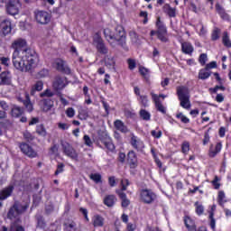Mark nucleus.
Here are the masks:
<instances>
[{
	"label": "nucleus",
	"instance_id": "obj_1",
	"mask_svg": "<svg viewBox=\"0 0 231 231\" xmlns=\"http://www.w3.org/2000/svg\"><path fill=\"white\" fill-rule=\"evenodd\" d=\"M28 42L23 39L18 38L14 40L11 45L13 48V65L18 71L28 73L39 64V54L35 50L26 48Z\"/></svg>",
	"mask_w": 231,
	"mask_h": 231
},
{
	"label": "nucleus",
	"instance_id": "obj_2",
	"mask_svg": "<svg viewBox=\"0 0 231 231\" xmlns=\"http://www.w3.org/2000/svg\"><path fill=\"white\" fill-rule=\"evenodd\" d=\"M28 208H30V202L23 205L18 200L14 201L7 212V218H9L10 221H14V219H15V221L11 223L9 231H25L24 226L19 225V223H21L20 216H23Z\"/></svg>",
	"mask_w": 231,
	"mask_h": 231
},
{
	"label": "nucleus",
	"instance_id": "obj_3",
	"mask_svg": "<svg viewBox=\"0 0 231 231\" xmlns=\"http://www.w3.org/2000/svg\"><path fill=\"white\" fill-rule=\"evenodd\" d=\"M104 35L112 48H116V42L121 48H125L127 44V33L122 25H116L114 31L109 28L105 29Z\"/></svg>",
	"mask_w": 231,
	"mask_h": 231
},
{
	"label": "nucleus",
	"instance_id": "obj_4",
	"mask_svg": "<svg viewBox=\"0 0 231 231\" xmlns=\"http://www.w3.org/2000/svg\"><path fill=\"white\" fill-rule=\"evenodd\" d=\"M177 97L183 109H190V92L189 91V88L185 86L177 87Z\"/></svg>",
	"mask_w": 231,
	"mask_h": 231
},
{
	"label": "nucleus",
	"instance_id": "obj_5",
	"mask_svg": "<svg viewBox=\"0 0 231 231\" xmlns=\"http://www.w3.org/2000/svg\"><path fill=\"white\" fill-rule=\"evenodd\" d=\"M139 198L144 205H152L158 199V195L151 189H142L139 190Z\"/></svg>",
	"mask_w": 231,
	"mask_h": 231
},
{
	"label": "nucleus",
	"instance_id": "obj_6",
	"mask_svg": "<svg viewBox=\"0 0 231 231\" xmlns=\"http://www.w3.org/2000/svg\"><path fill=\"white\" fill-rule=\"evenodd\" d=\"M155 26L157 28V39L161 41V42H169V38L167 37V25L163 23L162 17H157Z\"/></svg>",
	"mask_w": 231,
	"mask_h": 231
},
{
	"label": "nucleus",
	"instance_id": "obj_7",
	"mask_svg": "<svg viewBox=\"0 0 231 231\" xmlns=\"http://www.w3.org/2000/svg\"><path fill=\"white\" fill-rule=\"evenodd\" d=\"M60 145L62 152L65 156L70 158V160H75V162H79V153L77 152V150H75L73 145H71V143L66 141H60Z\"/></svg>",
	"mask_w": 231,
	"mask_h": 231
},
{
	"label": "nucleus",
	"instance_id": "obj_8",
	"mask_svg": "<svg viewBox=\"0 0 231 231\" xmlns=\"http://www.w3.org/2000/svg\"><path fill=\"white\" fill-rule=\"evenodd\" d=\"M22 6L21 0H8L5 4L6 14L8 15H17Z\"/></svg>",
	"mask_w": 231,
	"mask_h": 231
},
{
	"label": "nucleus",
	"instance_id": "obj_9",
	"mask_svg": "<svg viewBox=\"0 0 231 231\" xmlns=\"http://www.w3.org/2000/svg\"><path fill=\"white\" fill-rule=\"evenodd\" d=\"M93 44L94 46H96L97 52L101 55H107V53H109V49L107 48V46H106L104 39H102V36H100L98 33H96V35L94 36Z\"/></svg>",
	"mask_w": 231,
	"mask_h": 231
},
{
	"label": "nucleus",
	"instance_id": "obj_10",
	"mask_svg": "<svg viewBox=\"0 0 231 231\" xmlns=\"http://www.w3.org/2000/svg\"><path fill=\"white\" fill-rule=\"evenodd\" d=\"M24 111L25 108L23 106L14 105L11 109V116L13 118H20L22 124H26V122H28V117L24 116Z\"/></svg>",
	"mask_w": 231,
	"mask_h": 231
},
{
	"label": "nucleus",
	"instance_id": "obj_11",
	"mask_svg": "<svg viewBox=\"0 0 231 231\" xmlns=\"http://www.w3.org/2000/svg\"><path fill=\"white\" fill-rule=\"evenodd\" d=\"M18 147L21 152L24 154V156H27L28 158H37L38 156L37 151H35L33 147H32L27 143H24V142L19 143Z\"/></svg>",
	"mask_w": 231,
	"mask_h": 231
},
{
	"label": "nucleus",
	"instance_id": "obj_12",
	"mask_svg": "<svg viewBox=\"0 0 231 231\" xmlns=\"http://www.w3.org/2000/svg\"><path fill=\"white\" fill-rule=\"evenodd\" d=\"M68 86V78L62 76H56L52 82V88L57 93H60L64 88Z\"/></svg>",
	"mask_w": 231,
	"mask_h": 231
},
{
	"label": "nucleus",
	"instance_id": "obj_13",
	"mask_svg": "<svg viewBox=\"0 0 231 231\" xmlns=\"http://www.w3.org/2000/svg\"><path fill=\"white\" fill-rule=\"evenodd\" d=\"M130 145L137 152H143V150L145 149V143H143L140 137L134 135V134H131Z\"/></svg>",
	"mask_w": 231,
	"mask_h": 231
},
{
	"label": "nucleus",
	"instance_id": "obj_14",
	"mask_svg": "<svg viewBox=\"0 0 231 231\" xmlns=\"http://www.w3.org/2000/svg\"><path fill=\"white\" fill-rule=\"evenodd\" d=\"M98 140L105 145V149H107L110 152H115L116 150V146L113 143V139L107 134H100Z\"/></svg>",
	"mask_w": 231,
	"mask_h": 231
},
{
	"label": "nucleus",
	"instance_id": "obj_15",
	"mask_svg": "<svg viewBox=\"0 0 231 231\" xmlns=\"http://www.w3.org/2000/svg\"><path fill=\"white\" fill-rule=\"evenodd\" d=\"M53 66L60 73H63V75H71V69L62 59L55 60Z\"/></svg>",
	"mask_w": 231,
	"mask_h": 231
},
{
	"label": "nucleus",
	"instance_id": "obj_16",
	"mask_svg": "<svg viewBox=\"0 0 231 231\" xmlns=\"http://www.w3.org/2000/svg\"><path fill=\"white\" fill-rule=\"evenodd\" d=\"M36 23L39 24H48L51 21V15L46 11H37L34 13Z\"/></svg>",
	"mask_w": 231,
	"mask_h": 231
},
{
	"label": "nucleus",
	"instance_id": "obj_17",
	"mask_svg": "<svg viewBox=\"0 0 231 231\" xmlns=\"http://www.w3.org/2000/svg\"><path fill=\"white\" fill-rule=\"evenodd\" d=\"M126 165L129 169H136L138 167V155L134 150H130L126 154Z\"/></svg>",
	"mask_w": 231,
	"mask_h": 231
},
{
	"label": "nucleus",
	"instance_id": "obj_18",
	"mask_svg": "<svg viewBox=\"0 0 231 231\" xmlns=\"http://www.w3.org/2000/svg\"><path fill=\"white\" fill-rule=\"evenodd\" d=\"M12 33V21L5 19L0 23V35L1 37H6Z\"/></svg>",
	"mask_w": 231,
	"mask_h": 231
},
{
	"label": "nucleus",
	"instance_id": "obj_19",
	"mask_svg": "<svg viewBox=\"0 0 231 231\" xmlns=\"http://www.w3.org/2000/svg\"><path fill=\"white\" fill-rule=\"evenodd\" d=\"M134 93L137 97V100L143 107H149V97L147 95H142L140 91V88L134 87Z\"/></svg>",
	"mask_w": 231,
	"mask_h": 231
},
{
	"label": "nucleus",
	"instance_id": "obj_20",
	"mask_svg": "<svg viewBox=\"0 0 231 231\" xmlns=\"http://www.w3.org/2000/svg\"><path fill=\"white\" fill-rule=\"evenodd\" d=\"M152 100L155 105V109L159 111V113H162V115H167V109L165 106H163V104H162V101L158 97V94H154L151 92Z\"/></svg>",
	"mask_w": 231,
	"mask_h": 231
},
{
	"label": "nucleus",
	"instance_id": "obj_21",
	"mask_svg": "<svg viewBox=\"0 0 231 231\" xmlns=\"http://www.w3.org/2000/svg\"><path fill=\"white\" fill-rule=\"evenodd\" d=\"M39 106L40 109L43 113H48V111H51V108L54 106V102L51 100V98H43L40 101Z\"/></svg>",
	"mask_w": 231,
	"mask_h": 231
},
{
	"label": "nucleus",
	"instance_id": "obj_22",
	"mask_svg": "<svg viewBox=\"0 0 231 231\" xmlns=\"http://www.w3.org/2000/svg\"><path fill=\"white\" fill-rule=\"evenodd\" d=\"M15 187L14 185H9L0 190V201H5L8 199L14 194Z\"/></svg>",
	"mask_w": 231,
	"mask_h": 231
},
{
	"label": "nucleus",
	"instance_id": "obj_23",
	"mask_svg": "<svg viewBox=\"0 0 231 231\" xmlns=\"http://www.w3.org/2000/svg\"><path fill=\"white\" fill-rule=\"evenodd\" d=\"M183 223L188 231H195L198 228V226L196 225V220L190 217V216H184Z\"/></svg>",
	"mask_w": 231,
	"mask_h": 231
},
{
	"label": "nucleus",
	"instance_id": "obj_24",
	"mask_svg": "<svg viewBox=\"0 0 231 231\" xmlns=\"http://www.w3.org/2000/svg\"><path fill=\"white\" fill-rule=\"evenodd\" d=\"M223 149V144L221 143H217L216 144H210L208 150V157L209 158H216L217 154L221 152Z\"/></svg>",
	"mask_w": 231,
	"mask_h": 231
},
{
	"label": "nucleus",
	"instance_id": "obj_25",
	"mask_svg": "<svg viewBox=\"0 0 231 231\" xmlns=\"http://www.w3.org/2000/svg\"><path fill=\"white\" fill-rule=\"evenodd\" d=\"M216 12L220 16V19L223 21H230V14H227V12L225 10V7L219 5V3H217L215 5Z\"/></svg>",
	"mask_w": 231,
	"mask_h": 231
},
{
	"label": "nucleus",
	"instance_id": "obj_26",
	"mask_svg": "<svg viewBox=\"0 0 231 231\" xmlns=\"http://www.w3.org/2000/svg\"><path fill=\"white\" fill-rule=\"evenodd\" d=\"M180 47L182 53H184L185 55H189L191 57L192 53H194V46L190 42H181Z\"/></svg>",
	"mask_w": 231,
	"mask_h": 231
},
{
	"label": "nucleus",
	"instance_id": "obj_27",
	"mask_svg": "<svg viewBox=\"0 0 231 231\" xmlns=\"http://www.w3.org/2000/svg\"><path fill=\"white\" fill-rule=\"evenodd\" d=\"M114 127L115 129H116V131H119V133H122L123 134H126V133H129V128L120 119H116L114 122Z\"/></svg>",
	"mask_w": 231,
	"mask_h": 231
},
{
	"label": "nucleus",
	"instance_id": "obj_28",
	"mask_svg": "<svg viewBox=\"0 0 231 231\" xmlns=\"http://www.w3.org/2000/svg\"><path fill=\"white\" fill-rule=\"evenodd\" d=\"M18 100L23 104L28 113H32V111H33V104H32V100L30 99V94L25 93V99L19 97Z\"/></svg>",
	"mask_w": 231,
	"mask_h": 231
},
{
	"label": "nucleus",
	"instance_id": "obj_29",
	"mask_svg": "<svg viewBox=\"0 0 231 231\" xmlns=\"http://www.w3.org/2000/svg\"><path fill=\"white\" fill-rule=\"evenodd\" d=\"M117 196L121 199L122 208H127L131 205V200L127 199V194L124 191H116Z\"/></svg>",
	"mask_w": 231,
	"mask_h": 231
},
{
	"label": "nucleus",
	"instance_id": "obj_30",
	"mask_svg": "<svg viewBox=\"0 0 231 231\" xmlns=\"http://www.w3.org/2000/svg\"><path fill=\"white\" fill-rule=\"evenodd\" d=\"M106 219L101 215H94L92 217V225L95 228H102Z\"/></svg>",
	"mask_w": 231,
	"mask_h": 231
},
{
	"label": "nucleus",
	"instance_id": "obj_31",
	"mask_svg": "<svg viewBox=\"0 0 231 231\" xmlns=\"http://www.w3.org/2000/svg\"><path fill=\"white\" fill-rule=\"evenodd\" d=\"M176 7H171V4H165L162 6V11L170 17V19H174L176 17Z\"/></svg>",
	"mask_w": 231,
	"mask_h": 231
},
{
	"label": "nucleus",
	"instance_id": "obj_32",
	"mask_svg": "<svg viewBox=\"0 0 231 231\" xmlns=\"http://www.w3.org/2000/svg\"><path fill=\"white\" fill-rule=\"evenodd\" d=\"M1 86H10L12 84V78H10V72L4 71L0 74Z\"/></svg>",
	"mask_w": 231,
	"mask_h": 231
},
{
	"label": "nucleus",
	"instance_id": "obj_33",
	"mask_svg": "<svg viewBox=\"0 0 231 231\" xmlns=\"http://www.w3.org/2000/svg\"><path fill=\"white\" fill-rule=\"evenodd\" d=\"M116 201L117 199L115 195H106L103 199L104 205H106V207H108V208H112L114 205H116Z\"/></svg>",
	"mask_w": 231,
	"mask_h": 231
},
{
	"label": "nucleus",
	"instance_id": "obj_34",
	"mask_svg": "<svg viewBox=\"0 0 231 231\" xmlns=\"http://www.w3.org/2000/svg\"><path fill=\"white\" fill-rule=\"evenodd\" d=\"M63 231H77V223L73 220H69L63 223Z\"/></svg>",
	"mask_w": 231,
	"mask_h": 231
},
{
	"label": "nucleus",
	"instance_id": "obj_35",
	"mask_svg": "<svg viewBox=\"0 0 231 231\" xmlns=\"http://www.w3.org/2000/svg\"><path fill=\"white\" fill-rule=\"evenodd\" d=\"M138 69H139L140 75L144 79V80L146 82H149V79H150L149 73H151V70H149V69L142 65H139Z\"/></svg>",
	"mask_w": 231,
	"mask_h": 231
},
{
	"label": "nucleus",
	"instance_id": "obj_36",
	"mask_svg": "<svg viewBox=\"0 0 231 231\" xmlns=\"http://www.w3.org/2000/svg\"><path fill=\"white\" fill-rule=\"evenodd\" d=\"M222 44L225 46V48H231V40H230V34H228V32L225 31L222 33Z\"/></svg>",
	"mask_w": 231,
	"mask_h": 231
},
{
	"label": "nucleus",
	"instance_id": "obj_37",
	"mask_svg": "<svg viewBox=\"0 0 231 231\" xmlns=\"http://www.w3.org/2000/svg\"><path fill=\"white\" fill-rule=\"evenodd\" d=\"M211 75H212V71L208 70L206 68L201 69L199 71V79L200 80H207V79H209Z\"/></svg>",
	"mask_w": 231,
	"mask_h": 231
},
{
	"label": "nucleus",
	"instance_id": "obj_38",
	"mask_svg": "<svg viewBox=\"0 0 231 231\" xmlns=\"http://www.w3.org/2000/svg\"><path fill=\"white\" fill-rule=\"evenodd\" d=\"M78 113V118L79 120H86L87 118H89V113L88 112V109L82 106L79 108Z\"/></svg>",
	"mask_w": 231,
	"mask_h": 231
},
{
	"label": "nucleus",
	"instance_id": "obj_39",
	"mask_svg": "<svg viewBox=\"0 0 231 231\" xmlns=\"http://www.w3.org/2000/svg\"><path fill=\"white\" fill-rule=\"evenodd\" d=\"M194 207L197 216H203V214H205V207L203 204L199 203V201H196Z\"/></svg>",
	"mask_w": 231,
	"mask_h": 231
},
{
	"label": "nucleus",
	"instance_id": "obj_40",
	"mask_svg": "<svg viewBox=\"0 0 231 231\" xmlns=\"http://www.w3.org/2000/svg\"><path fill=\"white\" fill-rule=\"evenodd\" d=\"M220 35H221V29H219V27H215L211 32V41L213 42L219 41Z\"/></svg>",
	"mask_w": 231,
	"mask_h": 231
},
{
	"label": "nucleus",
	"instance_id": "obj_41",
	"mask_svg": "<svg viewBox=\"0 0 231 231\" xmlns=\"http://www.w3.org/2000/svg\"><path fill=\"white\" fill-rule=\"evenodd\" d=\"M44 88V83L41 80L37 81L34 86H32L31 90V95H33L35 91H42V88Z\"/></svg>",
	"mask_w": 231,
	"mask_h": 231
},
{
	"label": "nucleus",
	"instance_id": "obj_42",
	"mask_svg": "<svg viewBox=\"0 0 231 231\" xmlns=\"http://www.w3.org/2000/svg\"><path fill=\"white\" fill-rule=\"evenodd\" d=\"M139 116L141 118H143L145 122H149L151 120V113H149L145 109H141L139 112Z\"/></svg>",
	"mask_w": 231,
	"mask_h": 231
},
{
	"label": "nucleus",
	"instance_id": "obj_43",
	"mask_svg": "<svg viewBox=\"0 0 231 231\" xmlns=\"http://www.w3.org/2000/svg\"><path fill=\"white\" fill-rule=\"evenodd\" d=\"M105 65L107 68H112V69H115V66H116V60L113 57H108L105 60Z\"/></svg>",
	"mask_w": 231,
	"mask_h": 231
},
{
	"label": "nucleus",
	"instance_id": "obj_44",
	"mask_svg": "<svg viewBox=\"0 0 231 231\" xmlns=\"http://www.w3.org/2000/svg\"><path fill=\"white\" fill-rule=\"evenodd\" d=\"M36 133L39 134V136H46L48 133L46 132V128L44 127V125H38L36 126Z\"/></svg>",
	"mask_w": 231,
	"mask_h": 231
},
{
	"label": "nucleus",
	"instance_id": "obj_45",
	"mask_svg": "<svg viewBox=\"0 0 231 231\" xmlns=\"http://www.w3.org/2000/svg\"><path fill=\"white\" fill-rule=\"evenodd\" d=\"M189 151H190V143H189V141H184L181 143V152L182 154H189Z\"/></svg>",
	"mask_w": 231,
	"mask_h": 231
},
{
	"label": "nucleus",
	"instance_id": "obj_46",
	"mask_svg": "<svg viewBox=\"0 0 231 231\" xmlns=\"http://www.w3.org/2000/svg\"><path fill=\"white\" fill-rule=\"evenodd\" d=\"M208 219L211 230H216V218H214V211L209 212Z\"/></svg>",
	"mask_w": 231,
	"mask_h": 231
},
{
	"label": "nucleus",
	"instance_id": "obj_47",
	"mask_svg": "<svg viewBox=\"0 0 231 231\" xmlns=\"http://www.w3.org/2000/svg\"><path fill=\"white\" fill-rule=\"evenodd\" d=\"M176 118H178L179 120H180V122H182V124H190V119H189V117H187L185 115H183V113L180 112L176 115Z\"/></svg>",
	"mask_w": 231,
	"mask_h": 231
},
{
	"label": "nucleus",
	"instance_id": "obj_48",
	"mask_svg": "<svg viewBox=\"0 0 231 231\" xmlns=\"http://www.w3.org/2000/svg\"><path fill=\"white\" fill-rule=\"evenodd\" d=\"M23 138L28 143H32V142L35 140V136L28 131L23 132Z\"/></svg>",
	"mask_w": 231,
	"mask_h": 231
},
{
	"label": "nucleus",
	"instance_id": "obj_49",
	"mask_svg": "<svg viewBox=\"0 0 231 231\" xmlns=\"http://www.w3.org/2000/svg\"><path fill=\"white\" fill-rule=\"evenodd\" d=\"M89 178L92 181H95V183H102V175L99 173H92Z\"/></svg>",
	"mask_w": 231,
	"mask_h": 231
},
{
	"label": "nucleus",
	"instance_id": "obj_50",
	"mask_svg": "<svg viewBox=\"0 0 231 231\" xmlns=\"http://www.w3.org/2000/svg\"><path fill=\"white\" fill-rule=\"evenodd\" d=\"M129 185H131V182L127 179L121 180V189L119 191L125 192V190H127Z\"/></svg>",
	"mask_w": 231,
	"mask_h": 231
},
{
	"label": "nucleus",
	"instance_id": "obj_51",
	"mask_svg": "<svg viewBox=\"0 0 231 231\" xmlns=\"http://www.w3.org/2000/svg\"><path fill=\"white\" fill-rule=\"evenodd\" d=\"M220 180H221V179H219V177H217V175H216L214 180L211 181V184L214 187L215 190H219V189L221 187V183H219Z\"/></svg>",
	"mask_w": 231,
	"mask_h": 231
},
{
	"label": "nucleus",
	"instance_id": "obj_52",
	"mask_svg": "<svg viewBox=\"0 0 231 231\" xmlns=\"http://www.w3.org/2000/svg\"><path fill=\"white\" fill-rule=\"evenodd\" d=\"M37 226L40 228H46V221H44L43 216H38L37 217Z\"/></svg>",
	"mask_w": 231,
	"mask_h": 231
},
{
	"label": "nucleus",
	"instance_id": "obj_53",
	"mask_svg": "<svg viewBox=\"0 0 231 231\" xmlns=\"http://www.w3.org/2000/svg\"><path fill=\"white\" fill-rule=\"evenodd\" d=\"M139 16L143 17V23L147 24L149 23V13L147 11H141Z\"/></svg>",
	"mask_w": 231,
	"mask_h": 231
},
{
	"label": "nucleus",
	"instance_id": "obj_54",
	"mask_svg": "<svg viewBox=\"0 0 231 231\" xmlns=\"http://www.w3.org/2000/svg\"><path fill=\"white\" fill-rule=\"evenodd\" d=\"M127 64H128V69L133 71V69H134V68H136V60L129 58L127 60Z\"/></svg>",
	"mask_w": 231,
	"mask_h": 231
},
{
	"label": "nucleus",
	"instance_id": "obj_55",
	"mask_svg": "<svg viewBox=\"0 0 231 231\" xmlns=\"http://www.w3.org/2000/svg\"><path fill=\"white\" fill-rule=\"evenodd\" d=\"M210 143V134L208 133V130L204 133V138L202 141L203 145H208Z\"/></svg>",
	"mask_w": 231,
	"mask_h": 231
},
{
	"label": "nucleus",
	"instance_id": "obj_56",
	"mask_svg": "<svg viewBox=\"0 0 231 231\" xmlns=\"http://www.w3.org/2000/svg\"><path fill=\"white\" fill-rule=\"evenodd\" d=\"M125 160L127 161V155H125V152H120L118 153L117 161L119 163H125Z\"/></svg>",
	"mask_w": 231,
	"mask_h": 231
},
{
	"label": "nucleus",
	"instance_id": "obj_57",
	"mask_svg": "<svg viewBox=\"0 0 231 231\" xmlns=\"http://www.w3.org/2000/svg\"><path fill=\"white\" fill-rule=\"evenodd\" d=\"M207 60H208L207 54L202 53L199 55V62L201 66H205L207 64Z\"/></svg>",
	"mask_w": 231,
	"mask_h": 231
},
{
	"label": "nucleus",
	"instance_id": "obj_58",
	"mask_svg": "<svg viewBox=\"0 0 231 231\" xmlns=\"http://www.w3.org/2000/svg\"><path fill=\"white\" fill-rule=\"evenodd\" d=\"M61 172H64V163L60 162L57 165V170L54 172L55 176H59V174H61Z\"/></svg>",
	"mask_w": 231,
	"mask_h": 231
},
{
	"label": "nucleus",
	"instance_id": "obj_59",
	"mask_svg": "<svg viewBox=\"0 0 231 231\" xmlns=\"http://www.w3.org/2000/svg\"><path fill=\"white\" fill-rule=\"evenodd\" d=\"M218 205H223L225 202V191L220 190L218 191V197H217Z\"/></svg>",
	"mask_w": 231,
	"mask_h": 231
},
{
	"label": "nucleus",
	"instance_id": "obj_60",
	"mask_svg": "<svg viewBox=\"0 0 231 231\" xmlns=\"http://www.w3.org/2000/svg\"><path fill=\"white\" fill-rule=\"evenodd\" d=\"M162 130H159V131L152 130L151 132V135L156 140H159V138H162Z\"/></svg>",
	"mask_w": 231,
	"mask_h": 231
},
{
	"label": "nucleus",
	"instance_id": "obj_61",
	"mask_svg": "<svg viewBox=\"0 0 231 231\" xmlns=\"http://www.w3.org/2000/svg\"><path fill=\"white\" fill-rule=\"evenodd\" d=\"M129 35L132 42H138V39H139L138 33H136L134 31H131L129 32Z\"/></svg>",
	"mask_w": 231,
	"mask_h": 231
},
{
	"label": "nucleus",
	"instance_id": "obj_62",
	"mask_svg": "<svg viewBox=\"0 0 231 231\" xmlns=\"http://www.w3.org/2000/svg\"><path fill=\"white\" fill-rule=\"evenodd\" d=\"M57 96L60 98V102H61L62 106H69V102L66 100V98H64V95H62V93L58 92Z\"/></svg>",
	"mask_w": 231,
	"mask_h": 231
},
{
	"label": "nucleus",
	"instance_id": "obj_63",
	"mask_svg": "<svg viewBox=\"0 0 231 231\" xmlns=\"http://www.w3.org/2000/svg\"><path fill=\"white\" fill-rule=\"evenodd\" d=\"M83 140L85 142V145H87L88 147H91V145H93V142L91 141V137H89V135L85 134L83 136Z\"/></svg>",
	"mask_w": 231,
	"mask_h": 231
},
{
	"label": "nucleus",
	"instance_id": "obj_64",
	"mask_svg": "<svg viewBox=\"0 0 231 231\" xmlns=\"http://www.w3.org/2000/svg\"><path fill=\"white\" fill-rule=\"evenodd\" d=\"M108 185L109 187H116V177L110 176L108 178Z\"/></svg>",
	"mask_w": 231,
	"mask_h": 231
}]
</instances>
